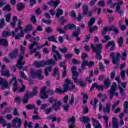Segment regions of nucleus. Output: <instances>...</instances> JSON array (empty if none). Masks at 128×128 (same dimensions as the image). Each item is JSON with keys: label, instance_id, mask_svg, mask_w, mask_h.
I'll list each match as a JSON object with an SVG mask.
<instances>
[{"label": "nucleus", "instance_id": "45", "mask_svg": "<svg viewBox=\"0 0 128 128\" xmlns=\"http://www.w3.org/2000/svg\"><path fill=\"white\" fill-rule=\"evenodd\" d=\"M32 122H28L26 120L24 124V128H32Z\"/></svg>", "mask_w": 128, "mask_h": 128}, {"label": "nucleus", "instance_id": "17", "mask_svg": "<svg viewBox=\"0 0 128 128\" xmlns=\"http://www.w3.org/2000/svg\"><path fill=\"white\" fill-rule=\"evenodd\" d=\"M38 94V87L35 86L33 88L32 92L26 91V96H35Z\"/></svg>", "mask_w": 128, "mask_h": 128}, {"label": "nucleus", "instance_id": "19", "mask_svg": "<svg viewBox=\"0 0 128 128\" xmlns=\"http://www.w3.org/2000/svg\"><path fill=\"white\" fill-rule=\"evenodd\" d=\"M110 46H112L110 47V50H116V43L114 42V41L112 40L108 42L106 46V48H108Z\"/></svg>", "mask_w": 128, "mask_h": 128}, {"label": "nucleus", "instance_id": "60", "mask_svg": "<svg viewBox=\"0 0 128 128\" xmlns=\"http://www.w3.org/2000/svg\"><path fill=\"white\" fill-rule=\"evenodd\" d=\"M74 122H76V118L74 116H72L68 118V122L69 124H74Z\"/></svg>", "mask_w": 128, "mask_h": 128}, {"label": "nucleus", "instance_id": "9", "mask_svg": "<svg viewBox=\"0 0 128 128\" xmlns=\"http://www.w3.org/2000/svg\"><path fill=\"white\" fill-rule=\"evenodd\" d=\"M124 124V122L123 119H120V121L118 123V118L114 117L112 119V128H118V126H122Z\"/></svg>", "mask_w": 128, "mask_h": 128}, {"label": "nucleus", "instance_id": "41", "mask_svg": "<svg viewBox=\"0 0 128 128\" xmlns=\"http://www.w3.org/2000/svg\"><path fill=\"white\" fill-rule=\"evenodd\" d=\"M0 44H2L4 46H8V42L6 39L0 40Z\"/></svg>", "mask_w": 128, "mask_h": 128}, {"label": "nucleus", "instance_id": "13", "mask_svg": "<svg viewBox=\"0 0 128 128\" xmlns=\"http://www.w3.org/2000/svg\"><path fill=\"white\" fill-rule=\"evenodd\" d=\"M22 126V119L16 118L12 122V126L16 128H20Z\"/></svg>", "mask_w": 128, "mask_h": 128}, {"label": "nucleus", "instance_id": "27", "mask_svg": "<svg viewBox=\"0 0 128 128\" xmlns=\"http://www.w3.org/2000/svg\"><path fill=\"white\" fill-rule=\"evenodd\" d=\"M98 120H100L101 118H104V120H106V128H108V118L106 116H102L100 115V114H98Z\"/></svg>", "mask_w": 128, "mask_h": 128}, {"label": "nucleus", "instance_id": "40", "mask_svg": "<svg viewBox=\"0 0 128 128\" xmlns=\"http://www.w3.org/2000/svg\"><path fill=\"white\" fill-rule=\"evenodd\" d=\"M103 112H110V104H107L106 108H103Z\"/></svg>", "mask_w": 128, "mask_h": 128}, {"label": "nucleus", "instance_id": "63", "mask_svg": "<svg viewBox=\"0 0 128 128\" xmlns=\"http://www.w3.org/2000/svg\"><path fill=\"white\" fill-rule=\"evenodd\" d=\"M4 26H6V24L4 23V19L2 18L0 22V28H2Z\"/></svg>", "mask_w": 128, "mask_h": 128}, {"label": "nucleus", "instance_id": "18", "mask_svg": "<svg viewBox=\"0 0 128 128\" xmlns=\"http://www.w3.org/2000/svg\"><path fill=\"white\" fill-rule=\"evenodd\" d=\"M34 64L36 68H44L46 66V61L44 60H40V62L34 61Z\"/></svg>", "mask_w": 128, "mask_h": 128}, {"label": "nucleus", "instance_id": "12", "mask_svg": "<svg viewBox=\"0 0 128 128\" xmlns=\"http://www.w3.org/2000/svg\"><path fill=\"white\" fill-rule=\"evenodd\" d=\"M117 1L116 12L117 14H120V16H122L124 14V10H120V6L124 4V1L122 0H117Z\"/></svg>", "mask_w": 128, "mask_h": 128}, {"label": "nucleus", "instance_id": "29", "mask_svg": "<svg viewBox=\"0 0 128 128\" xmlns=\"http://www.w3.org/2000/svg\"><path fill=\"white\" fill-rule=\"evenodd\" d=\"M80 28H78L76 29V32H74L72 34V36H77L76 38V40L77 41H78L80 40V37H78V34H80Z\"/></svg>", "mask_w": 128, "mask_h": 128}, {"label": "nucleus", "instance_id": "62", "mask_svg": "<svg viewBox=\"0 0 128 128\" xmlns=\"http://www.w3.org/2000/svg\"><path fill=\"white\" fill-rule=\"evenodd\" d=\"M70 16L72 18L76 20V12L74 11H72L70 13Z\"/></svg>", "mask_w": 128, "mask_h": 128}, {"label": "nucleus", "instance_id": "10", "mask_svg": "<svg viewBox=\"0 0 128 128\" xmlns=\"http://www.w3.org/2000/svg\"><path fill=\"white\" fill-rule=\"evenodd\" d=\"M30 72L31 74V76H32V78H38L39 80H44V76L42 75V70L38 69L36 72H34V71L32 70H31Z\"/></svg>", "mask_w": 128, "mask_h": 128}, {"label": "nucleus", "instance_id": "7", "mask_svg": "<svg viewBox=\"0 0 128 128\" xmlns=\"http://www.w3.org/2000/svg\"><path fill=\"white\" fill-rule=\"evenodd\" d=\"M46 90V86H44L40 89V96H54V90H49L47 92Z\"/></svg>", "mask_w": 128, "mask_h": 128}, {"label": "nucleus", "instance_id": "44", "mask_svg": "<svg viewBox=\"0 0 128 128\" xmlns=\"http://www.w3.org/2000/svg\"><path fill=\"white\" fill-rule=\"evenodd\" d=\"M48 40L50 42H56L58 43V40H56V38L54 37V36H52L48 38Z\"/></svg>", "mask_w": 128, "mask_h": 128}, {"label": "nucleus", "instance_id": "16", "mask_svg": "<svg viewBox=\"0 0 128 128\" xmlns=\"http://www.w3.org/2000/svg\"><path fill=\"white\" fill-rule=\"evenodd\" d=\"M50 102H55L54 104H53V108H54L56 110H60V102L57 100H56L50 99L49 100Z\"/></svg>", "mask_w": 128, "mask_h": 128}, {"label": "nucleus", "instance_id": "8", "mask_svg": "<svg viewBox=\"0 0 128 128\" xmlns=\"http://www.w3.org/2000/svg\"><path fill=\"white\" fill-rule=\"evenodd\" d=\"M94 22H96V18L94 17H92L88 22L89 32L91 34L92 33L94 30H98V28L97 26H94L92 27V26H94Z\"/></svg>", "mask_w": 128, "mask_h": 128}, {"label": "nucleus", "instance_id": "39", "mask_svg": "<svg viewBox=\"0 0 128 128\" xmlns=\"http://www.w3.org/2000/svg\"><path fill=\"white\" fill-rule=\"evenodd\" d=\"M12 20H13L12 22H10V26H12V28H14V26H16V24L18 21V17L14 16Z\"/></svg>", "mask_w": 128, "mask_h": 128}, {"label": "nucleus", "instance_id": "51", "mask_svg": "<svg viewBox=\"0 0 128 128\" xmlns=\"http://www.w3.org/2000/svg\"><path fill=\"white\" fill-rule=\"evenodd\" d=\"M126 56H128V53L126 51H124L122 52V56L121 57V60H126Z\"/></svg>", "mask_w": 128, "mask_h": 128}, {"label": "nucleus", "instance_id": "59", "mask_svg": "<svg viewBox=\"0 0 128 128\" xmlns=\"http://www.w3.org/2000/svg\"><path fill=\"white\" fill-rule=\"evenodd\" d=\"M78 84L81 86H82V88H86V82L82 81V80H79Z\"/></svg>", "mask_w": 128, "mask_h": 128}, {"label": "nucleus", "instance_id": "36", "mask_svg": "<svg viewBox=\"0 0 128 128\" xmlns=\"http://www.w3.org/2000/svg\"><path fill=\"white\" fill-rule=\"evenodd\" d=\"M32 24H29L27 26L24 28V32H25V34H28V32H30V30H32Z\"/></svg>", "mask_w": 128, "mask_h": 128}, {"label": "nucleus", "instance_id": "31", "mask_svg": "<svg viewBox=\"0 0 128 128\" xmlns=\"http://www.w3.org/2000/svg\"><path fill=\"white\" fill-rule=\"evenodd\" d=\"M76 25H74V24H68V25L65 26L64 27V30H74V28H76Z\"/></svg>", "mask_w": 128, "mask_h": 128}, {"label": "nucleus", "instance_id": "11", "mask_svg": "<svg viewBox=\"0 0 128 128\" xmlns=\"http://www.w3.org/2000/svg\"><path fill=\"white\" fill-rule=\"evenodd\" d=\"M116 86L117 84L116 82H114L112 83L110 89L109 90L110 96H118V93L116 92Z\"/></svg>", "mask_w": 128, "mask_h": 128}, {"label": "nucleus", "instance_id": "34", "mask_svg": "<svg viewBox=\"0 0 128 128\" xmlns=\"http://www.w3.org/2000/svg\"><path fill=\"white\" fill-rule=\"evenodd\" d=\"M24 6H26V4H24L19 2L16 8L18 10L20 11L22 10L24 8Z\"/></svg>", "mask_w": 128, "mask_h": 128}, {"label": "nucleus", "instance_id": "58", "mask_svg": "<svg viewBox=\"0 0 128 128\" xmlns=\"http://www.w3.org/2000/svg\"><path fill=\"white\" fill-rule=\"evenodd\" d=\"M4 18H6V22H10V14L8 13L4 16Z\"/></svg>", "mask_w": 128, "mask_h": 128}, {"label": "nucleus", "instance_id": "32", "mask_svg": "<svg viewBox=\"0 0 128 128\" xmlns=\"http://www.w3.org/2000/svg\"><path fill=\"white\" fill-rule=\"evenodd\" d=\"M64 14V10L60 8H58L56 10V18H59L60 16Z\"/></svg>", "mask_w": 128, "mask_h": 128}, {"label": "nucleus", "instance_id": "37", "mask_svg": "<svg viewBox=\"0 0 128 128\" xmlns=\"http://www.w3.org/2000/svg\"><path fill=\"white\" fill-rule=\"evenodd\" d=\"M52 66H48L45 68L44 74L45 76H48V72H52Z\"/></svg>", "mask_w": 128, "mask_h": 128}, {"label": "nucleus", "instance_id": "49", "mask_svg": "<svg viewBox=\"0 0 128 128\" xmlns=\"http://www.w3.org/2000/svg\"><path fill=\"white\" fill-rule=\"evenodd\" d=\"M68 90H74V92H76L78 90V88L76 87V85L74 84H72L71 87H68Z\"/></svg>", "mask_w": 128, "mask_h": 128}, {"label": "nucleus", "instance_id": "52", "mask_svg": "<svg viewBox=\"0 0 128 128\" xmlns=\"http://www.w3.org/2000/svg\"><path fill=\"white\" fill-rule=\"evenodd\" d=\"M88 62L87 60L84 61L82 62V64L81 66V68L82 70H86V66H88Z\"/></svg>", "mask_w": 128, "mask_h": 128}, {"label": "nucleus", "instance_id": "14", "mask_svg": "<svg viewBox=\"0 0 128 128\" xmlns=\"http://www.w3.org/2000/svg\"><path fill=\"white\" fill-rule=\"evenodd\" d=\"M0 86L2 90L10 88V85L6 79L0 78Z\"/></svg>", "mask_w": 128, "mask_h": 128}, {"label": "nucleus", "instance_id": "25", "mask_svg": "<svg viewBox=\"0 0 128 128\" xmlns=\"http://www.w3.org/2000/svg\"><path fill=\"white\" fill-rule=\"evenodd\" d=\"M66 84L63 86V88H64V92H68V86L70 84V80L68 78L65 80Z\"/></svg>", "mask_w": 128, "mask_h": 128}, {"label": "nucleus", "instance_id": "23", "mask_svg": "<svg viewBox=\"0 0 128 128\" xmlns=\"http://www.w3.org/2000/svg\"><path fill=\"white\" fill-rule=\"evenodd\" d=\"M92 122L94 128H102V125H100V123L98 120L92 118Z\"/></svg>", "mask_w": 128, "mask_h": 128}, {"label": "nucleus", "instance_id": "57", "mask_svg": "<svg viewBox=\"0 0 128 128\" xmlns=\"http://www.w3.org/2000/svg\"><path fill=\"white\" fill-rule=\"evenodd\" d=\"M20 76L21 78H22L24 80H28V77H26V74H24V72L22 71H20L19 72Z\"/></svg>", "mask_w": 128, "mask_h": 128}, {"label": "nucleus", "instance_id": "64", "mask_svg": "<svg viewBox=\"0 0 128 128\" xmlns=\"http://www.w3.org/2000/svg\"><path fill=\"white\" fill-rule=\"evenodd\" d=\"M2 10L7 12H10V5L8 4L4 6L2 8Z\"/></svg>", "mask_w": 128, "mask_h": 128}, {"label": "nucleus", "instance_id": "56", "mask_svg": "<svg viewBox=\"0 0 128 128\" xmlns=\"http://www.w3.org/2000/svg\"><path fill=\"white\" fill-rule=\"evenodd\" d=\"M99 68L101 72H106V70H104V64L102 62H100L99 63Z\"/></svg>", "mask_w": 128, "mask_h": 128}, {"label": "nucleus", "instance_id": "42", "mask_svg": "<svg viewBox=\"0 0 128 128\" xmlns=\"http://www.w3.org/2000/svg\"><path fill=\"white\" fill-rule=\"evenodd\" d=\"M66 91H64V88H63V90L61 88H56V94H64Z\"/></svg>", "mask_w": 128, "mask_h": 128}, {"label": "nucleus", "instance_id": "61", "mask_svg": "<svg viewBox=\"0 0 128 128\" xmlns=\"http://www.w3.org/2000/svg\"><path fill=\"white\" fill-rule=\"evenodd\" d=\"M98 4L99 6L103 8V6H106V2L104 0H100L98 2Z\"/></svg>", "mask_w": 128, "mask_h": 128}, {"label": "nucleus", "instance_id": "30", "mask_svg": "<svg viewBox=\"0 0 128 128\" xmlns=\"http://www.w3.org/2000/svg\"><path fill=\"white\" fill-rule=\"evenodd\" d=\"M92 76H94V71L92 70L90 72V75L89 77H86V81L88 82L89 84H92Z\"/></svg>", "mask_w": 128, "mask_h": 128}, {"label": "nucleus", "instance_id": "5", "mask_svg": "<svg viewBox=\"0 0 128 128\" xmlns=\"http://www.w3.org/2000/svg\"><path fill=\"white\" fill-rule=\"evenodd\" d=\"M20 50L22 54L19 56L20 58L18 60V64L16 66L19 70H22V66L26 64V62L24 61L22 62V60H24V50H26V48L22 46H21Z\"/></svg>", "mask_w": 128, "mask_h": 128}, {"label": "nucleus", "instance_id": "2", "mask_svg": "<svg viewBox=\"0 0 128 128\" xmlns=\"http://www.w3.org/2000/svg\"><path fill=\"white\" fill-rule=\"evenodd\" d=\"M90 48L96 54L95 58H96V60H100L102 58V44H92L90 46Z\"/></svg>", "mask_w": 128, "mask_h": 128}, {"label": "nucleus", "instance_id": "43", "mask_svg": "<svg viewBox=\"0 0 128 128\" xmlns=\"http://www.w3.org/2000/svg\"><path fill=\"white\" fill-rule=\"evenodd\" d=\"M80 122H90V118L88 116H83L80 118Z\"/></svg>", "mask_w": 128, "mask_h": 128}, {"label": "nucleus", "instance_id": "3", "mask_svg": "<svg viewBox=\"0 0 128 128\" xmlns=\"http://www.w3.org/2000/svg\"><path fill=\"white\" fill-rule=\"evenodd\" d=\"M104 86L98 85V83H94L92 84L90 90H92L96 88L98 90H102V92H104V88H105L106 89L108 88H110V84H112V82H110V80L108 78H106L104 82Z\"/></svg>", "mask_w": 128, "mask_h": 128}, {"label": "nucleus", "instance_id": "20", "mask_svg": "<svg viewBox=\"0 0 128 128\" xmlns=\"http://www.w3.org/2000/svg\"><path fill=\"white\" fill-rule=\"evenodd\" d=\"M53 58H54V60L53 59H50L46 61V66H50V64L54 66V64H56V62L58 60V58H56V54L53 55Z\"/></svg>", "mask_w": 128, "mask_h": 128}, {"label": "nucleus", "instance_id": "28", "mask_svg": "<svg viewBox=\"0 0 128 128\" xmlns=\"http://www.w3.org/2000/svg\"><path fill=\"white\" fill-rule=\"evenodd\" d=\"M1 75L3 76H10V70L8 69L2 70L1 71Z\"/></svg>", "mask_w": 128, "mask_h": 128}, {"label": "nucleus", "instance_id": "38", "mask_svg": "<svg viewBox=\"0 0 128 128\" xmlns=\"http://www.w3.org/2000/svg\"><path fill=\"white\" fill-rule=\"evenodd\" d=\"M58 68L56 67L54 70L53 76L57 78H58V77L60 76V74H58Z\"/></svg>", "mask_w": 128, "mask_h": 128}, {"label": "nucleus", "instance_id": "6", "mask_svg": "<svg viewBox=\"0 0 128 128\" xmlns=\"http://www.w3.org/2000/svg\"><path fill=\"white\" fill-rule=\"evenodd\" d=\"M120 54L117 53L116 56H114V53L112 52L110 54V58H112V62L114 64H116L114 68H118L120 66Z\"/></svg>", "mask_w": 128, "mask_h": 128}, {"label": "nucleus", "instance_id": "1", "mask_svg": "<svg viewBox=\"0 0 128 128\" xmlns=\"http://www.w3.org/2000/svg\"><path fill=\"white\" fill-rule=\"evenodd\" d=\"M18 30H22V26H19L17 27L14 31H12V32H10L8 31H4L2 33V36L4 38H6V36H15V40H20V38H22L24 36V30H22L20 34L18 33Z\"/></svg>", "mask_w": 128, "mask_h": 128}, {"label": "nucleus", "instance_id": "26", "mask_svg": "<svg viewBox=\"0 0 128 128\" xmlns=\"http://www.w3.org/2000/svg\"><path fill=\"white\" fill-rule=\"evenodd\" d=\"M60 0H56L54 2H52V0H51L50 2H49L48 3V4H49V6H54V8H56L58 6V4H60Z\"/></svg>", "mask_w": 128, "mask_h": 128}, {"label": "nucleus", "instance_id": "47", "mask_svg": "<svg viewBox=\"0 0 128 128\" xmlns=\"http://www.w3.org/2000/svg\"><path fill=\"white\" fill-rule=\"evenodd\" d=\"M124 106L125 108V110H124V114H128V110L127 109V108H128V102L125 101L124 102Z\"/></svg>", "mask_w": 128, "mask_h": 128}, {"label": "nucleus", "instance_id": "35", "mask_svg": "<svg viewBox=\"0 0 128 128\" xmlns=\"http://www.w3.org/2000/svg\"><path fill=\"white\" fill-rule=\"evenodd\" d=\"M18 56V49H14L12 53L10 54V56L11 58H16Z\"/></svg>", "mask_w": 128, "mask_h": 128}, {"label": "nucleus", "instance_id": "55", "mask_svg": "<svg viewBox=\"0 0 128 128\" xmlns=\"http://www.w3.org/2000/svg\"><path fill=\"white\" fill-rule=\"evenodd\" d=\"M122 21H120L119 24V28H120L122 30H125L126 28V26L125 25H122Z\"/></svg>", "mask_w": 128, "mask_h": 128}, {"label": "nucleus", "instance_id": "46", "mask_svg": "<svg viewBox=\"0 0 128 128\" xmlns=\"http://www.w3.org/2000/svg\"><path fill=\"white\" fill-rule=\"evenodd\" d=\"M110 30H112V28L105 27L103 28V31L102 32V35L104 36V34H106V32H110Z\"/></svg>", "mask_w": 128, "mask_h": 128}, {"label": "nucleus", "instance_id": "50", "mask_svg": "<svg viewBox=\"0 0 128 128\" xmlns=\"http://www.w3.org/2000/svg\"><path fill=\"white\" fill-rule=\"evenodd\" d=\"M110 28H111L110 31L112 30V32H114L115 34H118V28H116V26H112Z\"/></svg>", "mask_w": 128, "mask_h": 128}, {"label": "nucleus", "instance_id": "48", "mask_svg": "<svg viewBox=\"0 0 128 128\" xmlns=\"http://www.w3.org/2000/svg\"><path fill=\"white\" fill-rule=\"evenodd\" d=\"M58 50L62 54H66L68 52V50L66 47H64L63 48H58Z\"/></svg>", "mask_w": 128, "mask_h": 128}, {"label": "nucleus", "instance_id": "22", "mask_svg": "<svg viewBox=\"0 0 128 128\" xmlns=\"http://www.w3.org/2000/svg\"><path fill=\"white\" fill-rule=\"evenodd\" d=\"M68 96L64 97V104L62 105V107L65 112H68Z\"/></svg>", "mask_w": 128, "mask_h": 128}, {"label": "nucleus", "instance_id": "24", "mask_svg": "<svg viewBox=\"0 0 128 128\" xmlns=\"http://www.w3.org/2000/svg\"><path fill=\"white\" fill-rule=\"evenodd\" d=\"M76 70H78V68L76 66L72 68L71 72L72 74V78H78V76L79 74L78 72L76 71Z\"/></svg>", "mask_w": 128, "mask_h": 128}, {"label": "nucleus", "instance_id": "33", "mask_svg": "<svg viewBox=\"0 0 128 128\" xmlns=\"http://www.w3.org/2000/svg\"><path fill=\"white\" fill-rule=\"evenodd\" d=\"M118 88L120 90V94L122 96H126V89L122 88L120 86H118Z\"/></svg>", "mask_w": 128, "mask_h": 128}, {"label": "nucleus", "instance_id": "15", "mask_svg": "<svg viewBox=\"0 0 128 128\" xmlns=\"http://www.w3.org/2000/svg\"><path fill=\"white\" fill-rule=\"evenodd\" d=\"M83 14L84 16H92V12L88 10V6L86 4L82 5Z\"/></svg>", "mask_w": 128, "mask_h": 128}, {"label": "nucleus", "instance_id": "54", "mask_svg": "<svg viewBox=\"0 0 128 128\" xmlns=\"http://www.w3.org/2000/svg\"><path fill=\"white\" fill-rule=\"evenodd\" d=\"M26 110H34V108H36V105L29 104L26 106Z\"/></svg>", "mask_w": 128, "mask_h": 128}, {"label": "nucleus", "instance_id": "53", "mask_svg": "<svg viewBox=\"0 0 128 128\" xmlns=\"http://www.w3.org/2000/svg\"><path fill=\"white\" fill-rule=\"evenodd\" d=\"M118 42L119 44L120 48H122V44L124 42V38L122 37H120L118 40Z\"/></svg>", "mask_w": 128, "mask_h": 128}, {"label": "nucleus", "instance_id": "4", "mask_svg": "<svg viewBox=\"0 0 128 128\" xmlns=\"http://www.w3.org/2000/svg\"><path fill=\"white\" fill-rule=\"evenodd\" d=\"M10 84H13L14 92H22L26 90V86L22 84V87L18 89V81L16 80V78L14 76L12 78L10 82Z\"/></svg>", "mask_w": 128, "mask_h": 128}, {"label": "nucleus", "instance_id": "21", "mask_svg": "<svg viewBox=\"0 0 128 128\" xmlns=\"http://www.w3.org/2000/svg\"><path fill=\"white\" fill-rule=\"evenodd\" d=\"M56 46L54 45L52 46V52L56 54L58 60H62V55L60 54L58 50H56Z\"/></svg>", "mask_w": 128, "mask_h": 128}]
</instances>
